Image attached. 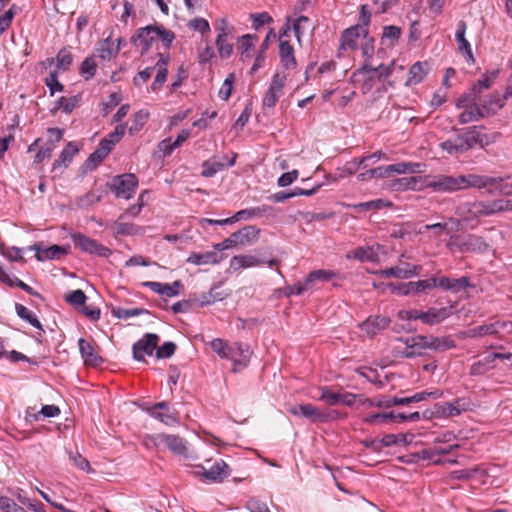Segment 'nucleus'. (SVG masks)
I'll use <instances>...</instances> for the list:
<instances>
[{"label":"nucleus","mask_w":512,"mask_h":512,"mask_svg":"<svg viewBox=\"0 0 512 512\" xmlns=\"http://www.w3.org/2000/svg\"><path fill=\"white\" fill-rule=\"evenodd\" d=\"M502 181V178L485 175H436L426 180L425 187L439 193H453L470 187L484 188Z\"/></svg>","instance_id":"obj_1"},{"label":"nucleus","mask_w":512,"mask_h":512,"mask_svg":"<svg viewBox=\"0 0 512 512\" xmlns=\"http://www.w3.org/2000/svg\"><path fill=\"white\" fill-rule=\"evenodd\" d=\"M483 126H471L464 130L463 133L458 134L455 138L447 139L439 144L442 151L451 156H458L467 151L479 146L484 148L494 143L499 134H487L483 132Z\"/></svg>","instance_id":"obj_2"},{"label":"nucleus","mask_w":512,"mask_h":512,"mask_svg":"<svg viewBox=\"0 0 512 512\" xmlns=\"http://www.w3.org/2000/svg\"><path fill=\"white\" fill-rule=\"evenodd\" d=\"M109 189L117 198L130 199L138 187V179L132 173L114 176L108 183Z\"/></svg>","instance_id":"obj_3"},{"label":"nucleus","mask_w":512,"mask_h":512,"mask_svg":"<svg viewBox=\"0 0 512 512\" xmlns=\"http://www.w3.org/2000/svg\"><path fill=\"white\" fill-rule=\"evenodd\" d=\"M367 28L361 25H354L343 30L340 38L338 57H344L348 52H354L358 48V39L363 37Z\"/></svg>","instance_id":"obj_4"},{"label":"nucleus","mask_w":512,"mask_h":512,"mask_svg":"<svg viewBox=\"0 0 512 512\" xmlns=\"http://www.w3.org/2000/svg\"><path fill=\"white\" fill-rule=\"evenodd\" d=\"M483 205L479 201L475 202H463L459 204L455 209V214L459 218H449V222L453 223L456 226H459L461 221L470 222L473 220H477L480 217H484L483 215Z\"/></svg>","instance_id":"obj_5"},{"label":"nucleus","mask_w":512,"mask_h":512,"mask_svg":"<svg viewBox=\"0 0 512 512\" xmlns=\"http://www.w3.org/2000/svg\"><path fill=\"white\" fill-rule=\"evenodd\" d=\"M72 240L75 247L79 248L85 253L95 254L104 258H108L111 255V250L108 247L83 234H73Z\"/></svg>","instance_id":"obj_6"},{"label":"nucleus","mask_w":512,"mask_h":512,"mask_svg":"<svg viewBox=\"0 0 512 512\" xmlns=\"http://www.w3.org/2000/svg\"><path fill=\"white\" fill-rule=\"evenodd\" d=\"M159 336L155 333H146L133 344V358L137 361H145V355L151 356L156 350Z\"/></svg>","instance_id":"obj_7"},{"label":"nucleus","mask_w":512,"mask_h":512,"mask_svg":"<svg viewBox=\"0 0 512 512\" xmlns=\"http://www.w3.org/2000/svg\"><path fill=\"white\" fill-rule=\"evenodd\" d=\"M149 440H151L154 446L165 444L167 448L174 454L181 456L187 455L188 449L186 446V442L178 435L161 433L150 437Z\"/></svg>","instance_id":"obj_8"},{"label":"nucleus","mask_w":512,"mask_h":512,"mask_svg":"<svg viewBox=\"0 0 512 512\" xmlns=\"http://www.w3.org/2000/svg\"><path fill=\"white\" fill-rule=\"evenodd\" d=\"M30 251H35V257L38 261L43 262L45 260H58L69 251V247L60 245H52L50 247H44L42 242L34 243L27 248Z\"/></svg>","instance_id":"obj_9"},{"label":"nucleus","mask_w":512,"mask_h":512,"mask_svg":"<svg viewBox=\"0 0 512 512\" xmlns=\"http://www.w3.org/2000/svg\"><path fill=\"white\" fill-rule=\"evenodd\" d=\"M421 271V265H411L410 263H404L402 266H393L379 270L376 272V274L383 278L409 279L414 276H418Z\"/></svg>","instance_id":"obj_10"},{"label":"nucleus","mask_w":512,"mask_h":512,"mask_svg":"<svg viewBox=\"0 0 512 512\" xmlns=\"http://www.w3.org/2000/svg\"><path fill=\"white\" fill-rule=\"evenodd\" d=\"M289 412L294 416H301L312 422H327L334 418L331 413L320 411L311 404L295 405L289 409Z\"/></svg>","instance_id":"obj_11"},{"label":"nucleus","mask_w":512,"mask_h":512,"mask_svg":"<svg viewBox=\"0 0 512 512\" xmlns=\"http://www.w3.org/2000/svg\"><path fill=\"white\" fill-rule=\"evenodd\" d=\"M148 414L161 421L165 425H173L178 422L177 411L166 401L158 402L147 409Z\"/></svg>","instance_id":"obj_12"},{"label":"nucleus","mask_w":512,"mask_h":512,"mask_svg":"<svg viewBox=\"0 0 512 512\" xmlns=\"http://www.w3.org/2000/svg\"><path fill=\"white\" fill-rule=\"evenodd\" d=\"M286 82V75L281 73H275L272 77L270 86L263 98V106L267 108H273L278 99L283 94V88Z\"/></svg>","instance_id":"obj_13"},{"label":"nucleus","mask_w":512,"mask_h":512,"mask_svg":"<svg viewBox=\"0 0 512 512\" xmlns=\"http://www.w3.org/2000/svg\"><path fill=\"white\" fill-rule=\"evenodd\" d=\"M392 292H397L400 295L418 294L428 289L435 288V279L433 277L427 280H419L415 282L390 284Z\"/></svg>","instance_id":"obj_14"},{"label":"nucleus","mask_w":512,"mask_h":512,"mask_svg":"<svg viewBox=\"0 0 512 512\" xmlns=\"http://www.w3.org/2000/svg\"><path fill=\"white\" fill-rule=\"evenodd\" d=\"M237 158V154L233 153L231 159L227 160V156H224L222 160H218L217 158H211L206 160L202 164V176L204 177H212L219 171L224 170L227 167H232L235 165Z\"/></svg>","instance_id":"obj_15"},{"label":"nucleus","mask_w":512,"mask_h":512,"mask_svg":"<svg viewBox=\"0 0 512 512\" xmlns=\"http://www.w3.org/2000/svg\"><path fill=\"white\" fill-rule=\"evenodd\" d=\"M391 320L389 317L376 315L368 317L361 325L362 331L370 338L388 328Z\"/></svg>","instance_id":"obj_16"},{"label":"nucleus","mask_w":512,"mask_h":512,"mask_svg":"<svg viewBox=\"0 0 512 512\" xmlns=\"http://www.w3.org/2000/svg\"><path fill=\"white\" fill-rule=\"evenodd\" d=\"M456 238L459 240L457 246L463 252H486L490 248L485 240L477 235L469 234L463 238Z\"/></svg>","instance_id":"obj_17"},{"label":"nucleus","mask_w":512,"mask_h":512,"mask_svg":"<svg viewBox=\"0 0 512 512\" xmlns=\"http://www.w3.org/2000/svg\"><path fill=\"white\" fill-rule=\"evenodd\" d=\"M435 279V288H441L452 293H458L470 287V280L466 276H462L457 279L448 277H433Z\"/></svg>","instance_id":"obj_18"},{"label":"nucleus","mask_w":512,"mask_h":512,"mask_svg":"<svg viewBox=\"0 0 512 512\" xmlns=\"http://www.w3.org/2000/svg\"><path fill=\"white\" fill-rule=\"evenodd\" d=\"M202 475L209 481L221 482L230 475L228 464L220 459L211 465L208 469L201 466Z\"/></svg>","instance_id":"obj_19"},{"label":"nucleus","mask_w":512,"mask_h":512,"mask_svg":"<svg viewBox=\"0 0 512 512\" xmlns=\"http://www.w3.org/2000/svg\"><path fill=\"white\" fill-rule=\"evenodd\" d=\"M156 39H157V31L154 30L153 25H148L146 27L138 29L136 34L131 38V41L133 43L141 46L142 54H145L149 51V49L152 46V43Z\"/></svg>","instance_id":"obj_20"},{"label":"nucleus","mask_w":512,"mask_h":512,"mask_svg":"<svg viewBox=\"0 0 512 512\" xmlns=\"http://www.w3.org/2000/svg\"><path fill=\"white\" fill-rule=\"evenodd\" d=\"M285 37L286 32L282 33L279 38V57L282 66L290 70L296 67L297 62L294 56V48Z\"/></svg>","instance_id":"obj_21"},{"label":"nucleus","mask_w":512,"mask_h":512,"mask_svg":"<svg viewBox=\"0 0 512 512\" xmlns=\"http://www.w3.org/2000/svg\"><path fill=\"white\" fill-rule=\"evenodd\" d=\"M467 30V24L465 21L461 20L458 23V27L455 33V38L458 43V48L460 53L466 58L468 63L473 64L475 62V58L472 53L471 45L469 41L465 38Z\"/></svg>","instance_id":"obj_22"},{"label":"nucleus","mask_w":512,"mask_h":512,"mask_svg":"<svg viewBox=\"0 0 512 512\" xmlns=\"http://www.w3.org/2000/svg\"><path fill=\"white\" fill-rule=\"evenodd\" d=\"M436 405L438 409V415L440 418L458 416L463 411H467L469 408V403H467L464 399H457L453 403H436Z\"/></svg>","instance_id":"obj_23"},{"label":"nucleus","mask_w":512,"mask_h":512,"mask_svg":"<svg viewBox=\"0 0 512 512\" xmlns=\"http://www.w3.org/2000/svg\"><path fill=\"white\" fill-rule=\"evenodd\" d=\"M379 245L374 246H361L354 250L347 252V259H356L360 262H378L379 261Z\"/></svg>","instance_id":"obj_24"},{"label":"nucleus","mask_w":512,"mask_h":512,"mask_svg":"<svg viewBox=\"0 0 512 512\" xmlns=\"http://www.w3.org/2000/svg\"><path fill=\"white\" fill-rule=\"evenodd\" d=\"M79 350L86 365L97 367L103 363V358L95 351L93 345L80 338L78 341Z\"/></svg>","instance_id":"obj_25"},{"label":"nucleus","mask_w":512,"mask_h":512,"mask_svg":"<svg viewBox=\"0 0 512 512\" xmlns=\"http://www.w3.org/2000/svg\"><path fill=\"white\" fill-rule=\"evenodd\" d=\"M415 164L399 162L386 166H379L376 168L378 178H387L394 174H405L407 172H414Z\"/></svg>","instance_id":"obj_26"},{"label":"nucleus","mask_w":512,"mask_h":512,"mask_svg":"<svg viewBox=\"0 0 512 512\" xmlns=\"http://www.w3.org/2000/svg\"><path fill=\"white\" fill-rule=\"evenodd\" d=\"M237 240V245L247 246L255 243L260 234V229L256 226L249 225L233 233Z\"/></svg>","instance_id":"obj_27"},{"label":"nucleus","mask_w":512,"mask_h":512,"mask_svg":"<svg viewBox=\"0 0 512 512\" xmlns=\"http://www.w3.org/2000/svg\"><path fill=\"white\" fill-rule=\"evenodd\" d=\"M486 117L487 110L483 109L479 104H473L465 107V110L459 115L458 121L461 125H464Z\"/></svg>","instance_id":"obj_28"},{"label":"nucleus","mask_w":512,"mask_h":512,"mask_svg":"<svg viewBox=\"0 0 512 512\" xmlns=\"http://www.w3.org/2000/svg\"><path fill=\"white\" fill-rule=\"evenodd\" d=\"M219 286H214L210 289L208 293H202L199 297L194 299L200 306H207L215 303L216 301H221L228 296L223 290H219Z\"/></svg>","instance_id":"obj_29"},{"label":"nucleus","mask_w":512,"mask_h":512,"mask_svg":"<svg viewBox=\"0 0 512 512\" xmlns=\"http://www.w3.org/2000/svg\"><path fill=\"white\" fill-rule=\"evenodd\" d=\"M264 260L253 255H236L231 258L230 267L234 270L254 267L263 264Z\"/></svg>","instance_id":"obj_30"},{"label":"nucleus","mask_w":512,"mask_h":512,"mask_svg":"<svg viewBox=\"0 0 512 512\" xmlns=\"http://www.w3.org/2000/svg\"><path fill=\"white\" fill-rule=\"evenodd\" d=\"M252 352L247 345L235 343L232 349V357L230 360L235 366H246L250 360Z\"/></svg>","instance_id":"obj_31"},{"label":"nucleus","mask_w":512,"mask_h":512,"mask_svg":"<svg viewBox=\"0 0 512 512\" xmlns=\"http://www.w3.org/2000/svg\"><path fill=\"white\" fill-rule=\"evenodd\" d=\"M504 95L501 96L499 93H492L486 99H484L479 105L485 110H487V117L496 113L499 109H501L505 100Z\"/></svg>","instance_id":"obj_32"},{"label":"nucleus","mask_w":512,"mask_h":512,"mask_svg":"<svg viewBox=\"0 0 512 512\" xmlns=\"http://www.w3.org/2000/svg\"><path fill=\"white\" fill-rule=\"evenodd\" d=\"M272 208L268 205H262L258 207L243 209L238 212H236L232 218L234 223L240 220H248L253 217H260L268 212H270Z\"/></svg>","instance_id":"obj_33"},{"label":"nucleus","mask_w":512,"mask_h":512,"mask_svg":"<svg viewBox=\"0 0 512 512\" xmlns=\"http://www.w3.org/2000/svg\"><path fill=\"white\" fill-rule=\"evenodd\" d=\"M362 406H368V407H379V408H390L392 406H400L403 405L402 397H381L377 400L375 399H363L361 400Z\"/></svg>","instance_id":"obj_34"},{"label":"nucleus","mask_w":512,"mask_h":512,"mask_svg":"<svg viewBox=\"0 0 512 512\" xmlns=\"http://www.w3.org/2000/svg\"><path fill=\"white\" fill-rule=\"evenodd\" d=\"M398 340L406 346L405 350L402 352V357L410 359L424 354L420 344L416 341V335L408 338H398Z\"/></svg>","instance_id":"obj_35"},{"label":"nucleus","mask_w":512,"mask_h":512,"mask_svg":"<svg viewBox=\"0 0 512 512\" xmlns=\"http://www.w3.org/2000/svg\"><path fill=\"white\" fill-rule=\"evenodd\" d=\"M402 34V30L400 27L395 25H388L383 27V33L381 37V42L384 45L394 47Z\"/></svg>","instance_id":"obj_36"},{"label":"nucleus","mask_w":512,"mask_h":512,"mask_svg":"<svg viewBox=\"0 0 512 512\" xmlns=\"http://www.w3.org/2000/svg\"><path fill=\"white\" fill-rule=\"evenodd\" d=\"M448 316L447 309H429L427 312H420V320L425 324L435 325L443 321Z\"/></svg>","instance_id":"obj_37"},{"label":"nucleus","mask_w":512,"mask_h":512,"mask_svg":"<svg viewBox=\"0 0 512 512\" xmlns=\"http://www.w3.org/2000/svg\"><path fill=\"white\" fill-rule=\"evenodd\" d=\"M187 262L195 265L217 264L219 259L217 253L214 251H208L205 253L194 252L187 258Z\"/></svg>","instance_id":"obj_38"},{"label":"nucleus","mask_w":512,"mask_h":512,"mask_svg":"<svg viewBox=\"0 0 512 512\" xmlns=\"http://www.w3.org/2000/svg\"><path fill=\"white\" fill-rule=\"evenodd\" d=\"M499 74V70L492 71L489 75L485 74L481 79H479L471 88L476 97L480 100V95L483 91L489 89L493 84V81L497 78Z\"/></svg>","instance_id":"obj_39"},{"label":"nucleus","mask_w":512,"mask_h":512,"mask_svg":"<svg viewBox=\"0 0 512 512\" xmlns=\"http://www.w3.org/2000/svg\"><path fill=\"white\" fill-rule=\"evenodd\" d=\"M419 178L416 176L403 177L391 181L389 187L394 191L415 190Z\"/></svg>","instance_id":"obj_40"},{"label":"nucleus","mask_w":512,"mask_h":512,"mask_svg":"<svg viewBox=\"0 0 512 512\" xmlns=\"http://www.w3.org/2000/svg\"><path fill=\"white\" fill-rule=\"evenodd\" d=\"M424 65L425 64L422 62H416L411 66L406 85H415L423 81L427 75V70Z\"/></svg>","instance_id":"obj_41"},{"label":"nucleus","mask_w":512,"mask_h":512,"mask_svg":"<svg viewBox=\"0 0 512 512\" xmlns=\"http://www.w3.org/2000/svg\"><path fill=\"white\" fill-rule=\"evenodd\" d=\"M114 234L118 235H137L143 233V229L137 225L132 223H124L121 221H116L113 225Z\"/></svg>","instance_id":"obj_42"},{"label":"nucleus","mask_w":512,"mask_h":512,"mask_svg":"<svg viewBox=\"0 0 512 512\" xmlns=\"http://www.w3.org/2000/svg\"><path fill=\"white\" fill-rule=\"evenodd\" d=\"M498 331L499 330H498L497 324L491 323V324L480 325V326L469 329L466 332V336L471 337V338L483 337L486 335H494V334L498 333Z\"/></svg>","instance_id":"obj_43"},{"label":"nucleus","mask_w":512,"mask_h":512,"mask_svg":"<svg viewBox=\"0 0 512 512\" xmlns=\"http://www.w3.org/2000/svg\"><path fill=\"white\" fill-rule=\"evenodd\" d=\"M78 152L77 146L69 142L66 147L62 150L59 159H57L54 164L53 168L56 169L60 167L62 164L66 166L67 163L71 162L74 155Z\"/></svg>","instance_id":"obj_44"},{"label":"nucleus","mask_w":512,"mask_h":512,"mask_svg":"<svg viewBox=\"0 0 512 512\" xmlns=\"http://www.w3.org/2000/svg\"><path fill=\"white\" fill-rule=\"evenodd\" d=\"M456 347V343L448 336L434 337L431 336V350L446 351Z\"/></svg>","instance_id":"obj_45"},{"label":"nucleus","mask_w":512,"mask_h":512,"mask_svg":"<svg viewBox=\"0 0 512 512\" xmlns=\"http://www.w3.org/2000/svg\"><path fill=\"white\" fill-rule=\"evenodd\" d=\"M210 345L212 350L221 358L231 359L233 346H229L227 342L220 338L213 339Z\"/></svg>","instance_id":"obj_46"},{"label":"nucleus","mask_w":512,"mask_h":512,"mask_svg":"<svg viewBox=\"0 0 512 512\" xmlns=\"http://www.w3.org/2000/svg\"><path fill=\"white\" fill-rule=\"evenodd\" d=\"M362 39L361 54L364 59H372L375 54V40L373 37L369 36V29L364 31Z\"/></svg>","instance_id":"obj_47"},{"label":"nucleus","mask_w":512,"mask_h":512,"mask_svg":"<svg viewBox=\"0 0 512 512\" xmlns=\"http://www.w3.org/2000/svg\"><path fill=\"white\" fill-rule=\"evenodd\" d=\"M98 64L94 57H87L79 68V72L81 76L85 78V80H89L94 77Z\"/></svg>","instance_id":"obj_48"},{"label":"nucleus","mask_w":512,"mask_h":512,"mask_svg":"<svg viewBox=\"0 0 512 512\" xmlns=\"http://www.w3.org/2000/svg\"><path fill=\"white\" fill-rule=\"evenodd\" d=\"M165 65L166 61L161 56L160 60L157 62L158 71L156 77L151 85L153 91L160 89L167 79V69Z\"/></svg>","instance_id":"obj_49"},{"label":"nucleus","mask_w":512,"mask_h":512,"mask_svg":"<svg viewBox=\"0 0 512 512\" xmlns=\"http://www.w3.org/2000/svg\"><path fill=\"white\" fill-rule=\"evenodd\" d=\"M148 313L146 309L143 308H113L112 309V315L118 319H128L130 317L139 316L142 314Z\"/></svg>","instance_id":"obj_50"},{"label":"nucleus","mask_w":512,"mask_h":512,"mask_svg":"<svg viewBox=\"0 0 512 512\" xmlns=\"http://www.w3.org/2000/svg\"><path fill=\"white\" fill-rule=\"evenodd\" d=\"M413 224L410 222L395 224L391 227L389 234L394 239H403L412 231Z\"/></svg>","instance_id":"obj_51"},{"label":"nucleus","mask_w":512,"mask_h":512,"mask_svg":"<svg viewBox=\"0 0 512 512\" xmlns=\"http://www.w3.org/2000/svg\"><path fill=\"white\" fill-rule=\"evenodd\" d=\"M257 37L255 35L246 34L243 35L238 42V50L241 52V57L244 59L245 57H250L249 51L254 46V40Z\"/></svg>","instance_id":"obj_52"},{"label":"nucleus","mask_w":512,"mask_h":512,"mask_svg":"<svg viewBox=\"0 0 512 512\" xmlns=\"http://www.w3.org/2000/svg\"><path fill=\"white\" fill-rule=\"evenodd\" d=\"M483 205V215L491 216L493 214L499 213V212H505L504 211V205H503V199L498 200H492V201H482Z\"/></svg>","instance_id":"obj_53"},{"label":"nucleus","mask_w":512,"mask_h":512,"mask_svg":"<svg viewBox=\"0 0 512 512\" xmlns=\"http://www.w3.org/2000/svg\"><path fill=\"white\" fill-rule=\"evenodd\" d=\"M320 390H321V395L319 397V400H321L331 406L340 404L342 393L333 392L331 389H329L326 386L321 387Z\"/></svg>","instance_id":"obj_54"},{"label":"nucleus","mask_w":512,"mask_h":512,"mask_svg":"<svg viewBox=\"0 0 512 512\" xmlns=\"http://www.w3.org/2000/svg\"><path fill=\"white\" fill-rule=\"evenodd\" d=\"M69 459L70 461L79 469L90 473L94 472V470L91 468L89 461L83 457L78 451H69Z\"/></svg>","instance_id":"obj_55"},{"label":"nucleus","mask_w":512,"mask_h":512,"mask_svg":"<svg viewBox=\"0 0 512 512\" xmlns=\"http://www.w3.org/2000/svg\"><path fill=\"white\" fill-rule=\"evenodd\" d=\"M493 367H494V365L492 364L489 356H486L484 359L479 360L471 365L470 374L471 375H483L488 370L492 369Z\"/></svg>","instance_id":"obj_56"},{"label":"nucleus","mask_w":512,"mask_h":512,"mask_svg":"<svg viewBox=\"0 0 512 512\" xmlns=\"http://www.w3.org/2000/svg\"><path fill=\"white\" fill-rule=\"evenodd\" d=\"M56 62L58 70L66 71L73 62V56L69 50L63 48L58 52Z\"/></svg>","instance_id":"obj_57"},{"label":"nucleus","mask_w":512,"mask_h":512,"mask_svg":"<svg viewBox=\"0 0 512 512\" xmlns=\"http://www.w3.org/2000/svg\"><path fill=\"white\" fill-rule=\"evenodd\" d=\"M107 151L104 148H97L85 162V165L88 169L96 168L106 157Z\"/></svg>","instance_id":"obj_58"},{"label":"nucleus","mask_w":512,"mask_h":512,"mask_svg":"<svg viewBox=\"0 0 512 512\" xmlns=\"http://www.w3.org/2000/svg\"><path fill=\"white\" fill-rule=\"evenodd\" d=\"M60 414V408L56 405H44L42 406L41 410L37 413L30 414V417H32L35 421L40 420L41 417L44 418H53Z\"/></svg>","instance_id":"obj_59"},{"label":"nucleus","mask_w":512,"mask_h":512,"mask_svg":"<svg viewBox=\"0 0 512 512\" xmlns=\"http://www.w3.org/2000/svg\"><path fill=\"white\" fill-rule=\"evenodd\" d=\"M335 276L336 274L333 271L320 269L310 272L306 279L307 283L311 285L315 281H329Z\"/></svg>","instance_id":"obj_60"},{"label":"nucleus","mask_w":512,"mask_h":512,"mask_svg":"<svg viewBox=\"0 0 512 512\" xmlns=\"http://www.w3.org/2000/svg\"><path fill=\"white\" fill-rule=\"evenodd\" d=\"M226 39L227 37H224V34L217 35L216 38V46L221 58H229L233 53V45L227 43Z\"/></svg>","instance_id":"obj_61"},{"label":"nucleus","mask_w":512,"mask_h":512,"mask_svg":"<svg viewBox=\"0 0 512 512\" xmlns=\"http://www.w3.org/2000/svg\"><path fill=\"white\" fill-rule=\"evenodd\" d=\"M80 96H73L71 98L60 97L57 101L56 109L62 108L67 114H70L78 104Z\"/></svg>","instance_id":"obj_62"},{"label":"nucleus","mask_w":512,"mask_h":512,"mask_svg":"<svg viewBox=\"0 0 512 512\" xmlns=\"http://www.w3.org/2000/svg\"><path fill=\"white\" fill-rule=\"evenodd\" d=\"M86 299L87 297L81 289L71 291L65 296V300L75 307L83 306Z\"/></svg>","instance_id":"obj_63"},{"label":"nucleus","mask_w":512,"mask_h":512,"mask_svg":"<svg viewBox=\"0 0 512 512\" xmlns=\"http://www.w3.org/2000/svg\"><path fill=\"white\" fill-rule=\"evenodd\" d=\"M234 80H235V75L233 73L229 74L227 76V78L224 80V82L219 90V97L222 100L226 101L231 96Z\"/></svg>","instance_id":"obj_64"}]
</instances>
